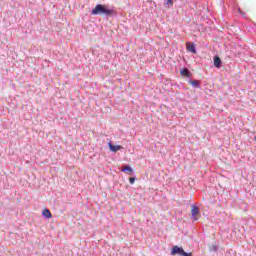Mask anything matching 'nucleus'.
<instances>
[{
	"label": "nucleus",
	"mask_w": 256,
	"mask_h": 256,
	"mask_svg": "<svg viewBox=\"0 0 256 256\" xmlns=\"http://www.w3.org/2000/svg\"><path fill=\"white\" fill-rule=\"evenodd\" d=\"M214 67L217 69L221 67V58L219 56H214Z\"/></svg>",
	"instance_id": "8"
},
{
	"label": "nucleus",
	"mask_w": 256,
	"mask_h": 256,
	"mask_svg": "<svg viewBox=\"0 0 256 256\" xmlns=\"http://www.w3.org/2000/svg\"><path fill=\"white\" fill-rule=\"evenodd\" d=\"M129 182L131 185H133V183H135V178H133V177L129 178Z\"/></svg>",
	"instance_id": "11"
},
{
	"label": "nucleus",
	"mask_w": 256,
	"mask_h": 256,
	"mask_svg": "<svg viewBox=\"0 0 256 256\" xmlns=\"http://www.w3.org/2000/svg\"><path fill=\"white\" fill-rule=\"evenodd\" d=\"M112 13L113 10L103 4L96 5L91 11V15H111Z\"/></svg>",
	"instance_id": "1"
},
{
	"label": "nucleus",
	"mask_w": 256,
	"mask_h": 256,
	"mask_svg": "<svg viewBox=\"0 0 256 256\" xmlns=\"http://www.w3.org/2000/svg\"><path fill=\"white\" fill-rule=\"evenodd\" d=\"M108 149L112 151V153H117V151H121L123 149V146L121 145H113V143H108Z\"/></svg>",
	"instance_id": "4"
},
{
	"label": "nucleus",
	"mask_w": 256,
	"mask_h": 256,
	"mask_svg": "<svg viewBox=\"0 0 256 256\" xmlns=\"http://www.w3.org/2000/svg\"><path fill=\"white\" fill-rule=\"evenodd\" d=\"M186 49L190 53H194V54L197 53V50L195 49V44H191L190 42L186 43Z\"/></svg>",
	"instance_id": "5"
},
{
	"label": "nucleus",
	"mask_w": 256,
	"mask_h": 256,
	"mask_svg": "<svg viewBox=\"0 0 256 256\" xmlns=\"http://www.w3.org/2000/svg\"><path fill=\"white\" fill-rule=\"evenodd\" d=\"M191 213H192V220L193 221H199V207L192 206L191 207Z\"/></svg>",
	"instance_id": "3"
},
{
	"label": "nucleus",
	"mask_w": 256,
	"mask_h": 256,
	"mask_svg": "<svg viewBox=\"0 0 256 256\" xmlns=\"http://www.w3.org/2000/svg\"><path fill=\"white\" fill-rule=\"evenodd\" d=\"M42 215L44 217H46V219H51V217H53V214H51V211H49V209L45 208L43 211H42Z\"/></svg>",
	"instance_id": "7"
},
{
	"label": "nucleus",
	"mask_w": 256,
	"mask_h": 256,
	"mask_svg": "<svg viewBox=\"0 0 256 256\" xmlns=\"http://www.w3.org/2000/svg\"><path fill=\"white\" fill-rule=\"evenodd\" d=\"M180 74L183 76V77H191V72H189V69L187 68H184L180 71Z\"/></svg>",
	"instance_id": "9"
},
{
	"label": "nucleus",
	"mask_w": 256,
	"mask_h": 256,
	"mask_svg": "<svg viewBox=\"0 0 256 256\" xmlns=\"http://www.w3.org/2000/svg\"><path fill=\"white\" fill-rule=\"evenodd\" d=\"M122 171L123 173H127L128 175H132L133 168H131V166L129 165H126V166H123Z\"/></svg>",
	"instance_id": "6"
},
{
	"label": "nucleus",
	"mask_w": 256,
	"mask_h": 256,
	"mask_svg": "<svg viewBox=\"0 0 256 256\" xmlns=\"http://www.w3.org/2000/svg\"><path fill=\"white\" fill-rule=\"evenodd\" d=\"M171 255H180V256H193L192 253H187L183 248L179 246H174L171 250Z\"/></svg>",
	"instance_id": "2"
},
{
	"label": "nucleus",
	"mask_w": 256,
	"mask_h": 256,
	"mask_svg": "<svg viewBox=\"0 0 256 256\" xmlns=\"http://www.w3.org/2000/svg\"><path fill=\"white\" fill-rule=\"evenodd\" d=\"M190 83L193 85V87H199V81L197 80L190 81Z\"/></svg>",
	"instance_id": "10"
},
{
	"label": "nucleus",
	"mask_w": 256,
	"mask_h": 256,
	"mask_svg": "<svg viewBox=\"0 0 256 256\" xmlns=\"http://www.w3.org/2000/svg\"><path fill=\"white\" fill-rule=\"evenodd\" d=\"M167 2L173 5V0H167Z\"/></svg>",
	"instance_id": "12"
}]
</instances>
